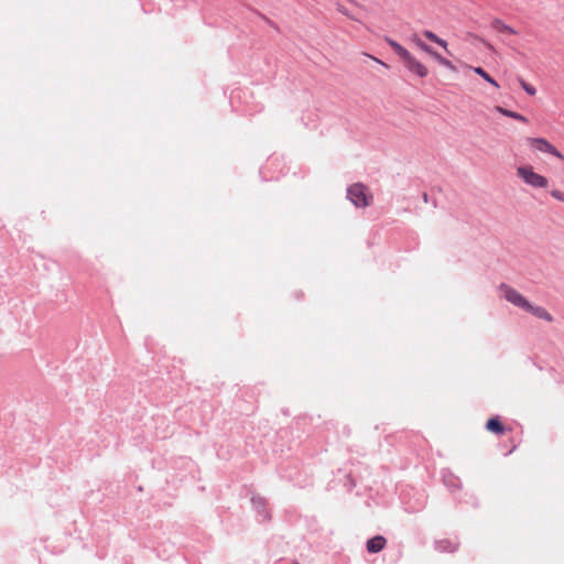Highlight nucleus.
<instances>
[{
  "instance_id": "nucleus-18",
  "label": "nucleus",
  "mask_w": 564,
  "mask_h": 564,
  "mask_svg": "<svg viewBox=\"0 0 564 564\" xmlns=\"http://www.w3.org/2000/svg\"><path fill=\"white\" fill-rule=\"evenodd\" d=\"M481 42L484 43V45H485L486 47H488L489 50H492V45H491L490 43H488V42H486V41H484V40H482Z\"/></svg>"
},
{
  "instance_id": "nucleus-11",
  "label": "nucleus",
  "mask_w": 564,
  "mask_h": 564,
  "mask_svg": "<svg viewBox=\"0 0 564 564\" xmlns=\"http://www.w3.org/2000/svg\"><path fill=\"white\" fill-rule=\"evenodd\" d=\"M496 110L498 112H500L501 115L506 116V117H509V118H512L514 120H518V121H521V122H524L527 123L528 122V119L522 116L521 113H518L516 111H511V110H508V109H505L502 107H496Z\"/></svg>"
},
{
  "instance_id": "nucleus-14",
  "label": "nucleus",
  "mask_w": 564,
  "mask_h": 564,
  "mask_svg": "<svg viewBox=\"0 0 564 564\" xmlns=\"http://www.w3.org/2000/svg\"><path fill=\"white\" fill-rule=\"evenodd\" d=\"M519 82H520L521 87L525 90L527 94H529L530 96H534L536 94V90L532 85L528 84L523 79H520Z\"/></svg>"
},
{
  "instance_id": "nucleus-10",
  "label": "nucleus",
  "mask_w": 564,
  "mask_h": 564,
  "mask_svg": "<svg viewBox=\"0 0 564 564\" xmlns=\"http://www.w3.org/2000/svg\"><path fill=\"white\" fill-rule=\"evenodd\" d=\"M486 429L495 434H503L505 427L498 417H491L486 423Z\"/></svg>"
},
{
  "instance_id": "nucleus-4",
  "label": "nucleus",
  "mask_w": 564,
  "mask_h": 564,
  "mask_svg": "<svg viewBox=\"0 0 564 564\" xmlns=\"http://www.w3.org/2000/svg\"><path fill=\"white\" fill-rule=\"evenodd\" d=\"M501 292L503 293V297L510 302L511 304L525 310L529 307V301L520 294L517 290L512 289L507 284H501Z\"/></svg>"
},
{
  "instance_id": "nucleus-12",
  "label": "nucleus",
  "mask_w": 564,
  "mask_h": 564,
  "mask_svg": "<svg viewBox=\"0 0 564 564\" xmlns=\"http://www.w3.org/2000/svg\"><path fill=\"white\" fill-rule=\"evenodd\" d=\"M423 36L426 37L427 40L438 44L440 46L444 47L445 50L447 48V42L441 37H438L435 33H433L432 31H429V30H425L423 32Z\"/></svg>"
},
{
  "instance_id": "nucleus-2",
  "label": "nucleus",
  "mask_w": 564,
  "mask_h": 564,
  "mask_svg": "<svg viewBox=\"0 0 564 564\" xmlns=\"http://www.w3.org/2000/svg\"><path fill=\"white\" fill-rule=\"evenodd\" d=\"M517 175L529 186L534 188H546L549 181L545 176L534 172L530 165H522L517 169Z\"/></svg>"
},
{
  "instance_id": "nucleus-8",
  "label": "nucleus",
  "mask_w": 564,
  "mask_h": 564,
  "mask_svg": "<svg viewBox=\"0 0 564 564\" xmlns=\"http://www.w3.org/2000/svg\"><path fill=\"white\" fill-rule=\"evenodd\" d=\"M386 546V539L382 535H376L368 540L367 551L369 553H377Z\"/></svg>"
},
{
  "instance_id": "nucleus-16",
  "label": "nucleus",
  "mask_w": 564,
  "mask_h": 564,
  "mask_svg": "<svg viewBox=\"0 0 564 564\" xmlns=\"http://www.w3.org/2000/svg\"><path fill=\"white\" fill-rule=\"evenodd\" d=\"M364 55H365L366 57H368V58L372 59L373 62H376V63H378V64H380V65L384 66L386 68H388V67H389L384 62H382L381 59H379V58H377V57H375V56H372V55H370V54L365 53Z\"/></svg>"
},
{
  "instance_id": "nucleus-7",
  "label": "nucleus",
  "mask_w": 564,
  "mask_h": 564,
  "mask_svg": "<svg viewBox=\"0 0 564 564\" xmlns=\"http://www.w3.org/2000/svg\"><path fill=\"white\" fill-rule=\"evenodd\" d=\"M490 28L494 31H496L497 33H501V34H518V32L513 28H511L510 25L506 24L500 19H494L490 22Z\"/></svg>"
},
{
  "instance_id": "nucleus-15",
  "label": "nucleus",
  "mask_w": 564,
  "mask_h": 564,
  "mask_svg": "<svg viewBox=\"0 0 564 564\" xmlns=\"http://www.w3.org/2000/svg\"><path fill=\"white\" fill-rule=\"evenodd\" d=\"M551 195L552 197H554L555 199L560 200V202H563L564 203V192L562 191H558V189H553L551 192Z\"/></svg>"
},
{
  "instance_id": "nucleus-1",
  "label": "nucleus",
  "mask_w": 564,
  "mask_h": 564,
  "mask_svg": "<svg viewBox=\"0 0 564 564\" xmlns=\"http://www.w3.org/2000/svg\"><path fill=\"white\" fill-rule=\"evenodd\" d=\"M386 42L393 50V52L400 57L404 66L409 72L416 75L420 78H424L429 75L427 67L422 64L414 55H412L405 47H403L397 41L387 37Z\"/></svg>"
},
{
  "instance_id": "nucleus-13",
  "label": "nucleus",
  "mask_w": 564,
  "mask_h": 564,
  "mask_svg": "<svg viewBox=\"0 0 564 564\" xmlns=\"http://www.w3.org/2000/svg\"><path fill=\"white\" fill-rule=\"evenodd\" d=\"M474 72L481 76L487 83L498 88V83L481 67H474Z\"/></svg>"
},
{
  "instance_id": "nucleus-9",
  "label": "nucleus",
  "mask_w": 564,
  "mask_h": 564,
  "mask_svg": "<svg viewBox=\"0 0 564 564\" xmlns=\"http://www.w3.org/2000/svg\"><path fill=\"white\" fill-rule=\"evenodd\" d=\"M525 311L530 312L535 317L544 319L546 322H552L553 321L552 315L544 307L533 306V305H531L529 303V307H527Z\"/></svg>"
},
{
  "instance_id": "nucleus-5",
  "label": "nucleus",
  "mask_w": 564,
  "mask_h": 564,
  "mask_svg": "<svg viewBox=\"0 0 564 564\" xmlns=\"http://www.w3.org/2000/svg\"><path fill=\"white\" fill-rule=\"evenodd\" d=\"M528 142L540 152L550 153L560 160H564L562 153L544 138H529Z\"/></svg>"
},
{
  "instance_id": "nucleus-3",
  "label": "nucleus",
  "mask_w": 564,
  "mask_h": 564,
  "mask_svg": "<svg viewBox=\"0 0 564 564\" xmlns=\"http://www.w3.org/2000/svg\"><path fill=\"white\" fill-rule=\"evenodd\" d=\"M348 198L356 207H366L371 202V195L362 184H354L348 188Z\"/></svg>"
},
{
  "instance_id": "nucleus-6",
  "label": "nucleus",
  "mask_w": 564,
  "mask_h": 564,
  "mask_svg": "<svg viewBox=\"0 0 564 564\" xmlns=\"http://www.w3.org/2000/svg\"><path fill=\"white\" fill-rule=\"evenodd\" d=\"M412 42L420 48L422 50L423 52L427 53L431 57H433L438 64L445 66V67H448V68H452L453 65L452 63L446 59L445 57H443L441 54H438L437 52H435L431 46H429L427 44H425L421 39H419L416 35H413L412 36Z\"/></svg>"
},
{
  "instance_id": "nucleus-17",
  "label": "nucleus",
  "mask_w": 564,
  "mask_h": 564,
  "mask_svg": "<svg viewBox=\"0 0 564 564\" xmlns=\"http://www.w3.org/2000/svg\"><path fill=\"white\" fill-rule=\"evenodd\" d=\"M337 10H338V12H340L341 14H344V15L348 17L349 19H352V17L349 14L348 10H347L345 7H343V6L338 4V6H337Z\"/></svg>"
}]
</instances>
